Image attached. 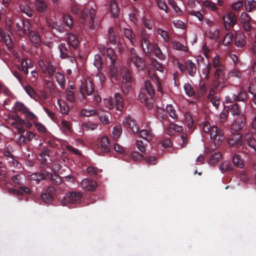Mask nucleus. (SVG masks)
<instances>
[{
  "label": "nucleus",
  "mask_w": 256,
  "mask_h": 256,
  "mask_svg": "<svg viewBox=\"0 0 256 256\" xmlns=\"http://www.w3.org/2000/svg\"><path fill=\"white\" fill-rule=\"evenodd\" d=\"M82 196V194L79 192H68L66 196L60 198V202L63 206L72 208L73 204L80 202Z\"/></svg>",
  "instance_id": "obj_1"
},
{
  "label": "nucleus",
  "mask_w": 256,
  "mask_h": 256,
  "mask_svg": "<svg viewBox=\"0 0 256 256\" xmlns=\"http://www.w3.org/2000/svg\"><path fill=\"white\" fill-rule=\"evenodd\" d=\"M130 62L133 63L138 70H143L146 66L144 60L138 55L136 50L133 48L129 50L128 63Z\"/></svg>",
  "instance_id": "obj_2"
},
{
  "label": "nucleus",
  "mask_w": 256,
  "mask_h": 256,
  "mask_svg": "<svg viewBox=\"0 0 256 256\" xmlns=\"http://www.w3.org/2000/svg\"><path fill=\"white\" fill-rule=\"evenodd\" d=\"M144 88L138 94V98L141 102L146 103L150 98L154 96V90L150 80H146L144 84Z\"/></svg>",
  "instance_id": "obj_3"
},
{
  "label": "nucleus",
  "mask_w": 256,
  "mask_h": 256,
  "mask_svg": "<svg viewBox=\"0 0 256 256\" xmlns=\"http://www.w3.org/2000/svg\"><path fill=\"white\" fill-rule=\"evenodd\" d=\"M250 149L256 152V140L251 133L248 132L244 136L241 152L246 154L250 151Z\"/></svg>",
  "instance_id": "obj_4"
},
{
  "label": "nucleus",
  "mask_w": 256,
  "mask_h": 256,
  "mask_svg": "<svg viewBox=\"0 0 256 256\" xmlns=\"http://www.w3.org/2000/svg\"><path fill=\"white\" fill-rule=\"evenodd\" d=\"M210 138L211 139H214V148H212V146L206 148L204 150V152L206 154H210L213 152L220 145L222 142L225 138L223 131L222 129H219L218 128L216 132V134L212 136Z\"/></svg>",
  "instance_id": "obj_5"
},
{
  "label": "nucleus",
  "mask_w": 256,
  "mask_h": 256,
  "mask_svg": "<svg viewBox=\"0 0 256 256\" xmlns=\"http://www.w3.org/2000/svg\"><path fill=\"white\" fill-rule=\"evenodd\" d=\"M238 12H230L222 16L224 26L226 30L228 31L233 28L238 22Z\"/></svg>",
  "instance_id": "obj_6"
},
{
  "label": "nucleus",
  "mask_w": 256,
  "mask_h": 256,
  "mask_svg": "<svg viewBox=\"0 0 256 256\" xmlns=\"http://www.w3.org/2000/svg\"><path fill=\"white\" fill-rule=\"evenodd\" d=\"M111 145L110 140L106 136H102L97 144L96 152L98 154H104L110 152Z\"/></svg>",
  "instance_id": "obj_7"
},
{
  "label": "nucleus",
  "mask_w": 256,
  "mask_h": 256,
  "mask_svg": "<svg viewBox=\"0 0 256 256\" xmlns=\"http://www.w3.org/2000/svg\"><path fill=\"white\" fill-rule=\"evenodd\" d=\"M106 104L108 103V107L110 109L114 108V107L118 110H122L124 107V100L120 94L116 93L114 98H110L106 100Z\"/></svg>",
  "instance_id": "obj_8"
},
{
  "label": "nucleus",
  "mask_w": 256,
  "mask_h": 256,
  "mask_svg": "<svg viewBox=\"0 0 256 256\" xmlns=\"http://www.w3.org/2000/svg\"><path fill=\"white\" fill-rule=\"evenodd\" d=\"M58 48L60 52V57L62 58H74V51L76 48L65 43L60 44Z\"/></svg>",
  "instance_id": "obj_9"
},
{
  "label": "nucleus",
  "mask_w": 256,
  "mask_h": 256,
  "mask_svg": "<svg viewBox=\"0 0 256 256\" xmlns=\"http://www.w3.org/2000/svg\"><path fill=\"white\" fill-rule=\"evenodd\" d=\"M56 194V190L55 188L50 186L44 192L42 193L40 198L45 204H50L53 202Z\"/></svg>",
  "instance_id": "obj_10"
},
{
  "label": "nucleus",
  "mask_w": 256,
  "mask_h": 256,
  "mask_svg": "<svg viewBox=\"0 0 256 256\" xmlns=\"http://www.w3.org/2000/svg\"><path fill=\"white\" fill-rule=\"evenodd\" d=\"M80 92L84 98L86 94L88 96L92 95L95 92L93 82L91 80H88L85 82H82L80 88Z\"/></svg>",
  "instance_id": "obj_11"
},
{
  "label": "nucleus",
  "mask_w": 256,
  "mask_h": 256,
  "mask_svg": "<svg viewBox=\"0 0 256 256\" xmlns=\"http://www.w3.org/2000/svg\"><path fill=\"white\" fill-rule=\"evenodd\" d=\"M242 135L240 133H232L228 138V142L229 146L234 148H239L242 146Z\"/></svg>",
  "instance_id": "obj_12"
},
{
  "label": "nucleus",
  "mask_w": 256,
  "mask_h": 256,
  "mask_svg": "<svg viewBox=\"0 0 256 256\" xmlns=\"http://www.w3.org/2000/svg\"><path fill=\"white\" fill-rule=\"evenodd\" d=\"M108 73V77L113 83L120 81V76L118 69L117 63L111 64L109 66Z\"/></svg>",
  "instance_id": "obj_13"
},
{
  "label": "nucleus",
  "mask_w": 256,
  "mask_h": 256,
  "mask_svg": "<svg viewBox=\"0 0 256 256\" xmlns=\"http://www.w3.org/2000/svg\"><path fill=\"white\" fill-rule=\"evenodd\" d=\"M121 88L126 94H127L132 89V78L129 72H126L124 74Z\"/></svg>",
  "instance_id": "obj_14"
},
{
  "label": "nucleus",
  "mask_w": 256,
  "mask_h": 256,
  "mask_svg": "<svg viewBox=\"0 0 256 256\" xmlns=\"http://www.w3.org/2000/svg\"><path fill=\"white\" fill-rule=\"evenodd\" d=\"M46 23L47 26L50 30L54 32L57 33H64L65 32V29L60 22H58L50 19H46Z\"/></svg>",
  "instance_id": "obj_15"
},
{
  "label": "nucleus",
  "mask_w": 256,
  "mask_h": 256,
  "mask_svg": "<svg viewBox=\"0 0 256 256\" xmlns=\"http://www.w3.org/2000/svg\"><path fill=\"white\" fill-rule=\"evenodd\" d=\"M246 124V118L241 114L239 116L232 124L231 129L234 132H238L242 130Z\"/></svg>",
  "instance_id": "obj_16"
},
{
  "label": "nucleus",
  "mask_w": 256,
  "mask_h": 256,
  "mask_svg": "<svg viewBox=\"0 0 256 256\" xmlns=\"http://www.w3.org/2000/svg\"><path fill=\"white\" fill-rule=\"evenodd\" d=\"M123 124L126 128H130L134 134L138 132L139 126L136 120L130 116L126 117L123 121Z\"/></svg>",
  "instance_id": "obj_17"
},
{
  "label": "nucleus",
  "mask_w": 256,
  "mask_h": 256,
  "mask_svg": "<svg viewBox=\"0 0 256 256\" xmlns=\"http://www.w3.org/2000/svg\"><path fill=\"white\" fill-rule=\"evenodd\" d=\"M252 18L247 13L242 12L241 14L240 21L242 25L244 30L247 32H250L252 28V26L250 22Z\"/></svg>",
  "instance_id": "obj_18"
},
{
  "label": "nucleus",
  "mask_w": 256,
  "mask_h": 256,
  "mask_svg": "<svg viewBox=\"0 0 256 256\" xmlns=\"http://www.w3.org/2000/svg\"><path fill=\"white\" fill-rule=\"evenodd\" d=\"M156 44H152L148 39L143 36L140 40V45L144 52L148 54L152 52Z\"/></svg>",
  "instance_id": "obj_19"
},
{
  "label": "nucleus",
  "mask_w": 256,
  "mask_h": 256,
  "mask_svg": "<svg viewBox=\"0 0 256 256\" xmlns=\"http://www.w3.org/2000/svg\"><path fill=\"white\" fill-rule=\"evenodd\" d=\"M80 184L82 189L88 191H94L96 187V182L90 178L83 179Z\"/></svg>",
  "instance_id": "obj_20"
},
{
  "label": "nucleus",
  "mask_w": 256,
  "mask_h": 256,
  "mask_svg": "<svg viewBox=\"0 0 256 256\" xmlns=\"http://www.w3.org/2000/svg\"><path fill=\"white\" fill-rule=\"evenodd\" d=\"M28 37L31 44L34 46L38 48L41 45V38L38 32L34 30L30 32Z\"/></svg>",
  "instance_id": "obj_21"
},
{
  "label": "nucleus",
  "mask_w": 256,
  "mask_h": 256,
  "mask_svg": "<svg viewBox=\"0 0 256 256\" xmlns=\"http://www.w3.org/2000/svg\"><path fill=\"white\" fill-rule=\"evenodd\" d=\"M26 180V176L22 172H18L11 177V180L16 186L24 185Z\"/></svg>",
  "instance_id": "obj_22"
},
{
  "label": "nucleus",
  "mask_w": 256,
  "mask_h": 256,
  "mask_svg": "<svg viewBox=\"0 0 256 256\" xmlns=\"http://www.w3.org/2000/svg\"><path fill=\"white\" fill-rule=\"evenodd\" d=\"M136 134H138L140 138H142L148 142L152 140L154 137V134L152 132V129L148 128V129H142V130H138V132Z\"/></svg>",
  "instance_id": "obj_23"
},
{
  "label": "nucleus",
  "mask_w": 256,
  "mask_h": 256,
  "mask_svg": "<svg viewBox=\"0 0 256 256\" xmlns=\"http://www.w3.org/2000/svg\"><path fill=\"white\" fill-rule=\"evenodd\" d=\"M202 126L203 131L205 133L209 134L210 137L216 134V132L218 128L216 126H210L208 122H204Z\"/></svg>",
  "instance_id": "obj_24"
},
{
  "label": "nucleus",
  "mask_w": 256,
  "mask_h": 256,
  "mask_svg": "<svg viewBox=\"0 0 256 256\" xmlns=\"http://www.w3.org/2000/svg\"><path fill=\"white\" fill-rule=\"evenodd\" d=\"M34 6L38 12L44 14L48 11V5L46 0H35Z\"/></svg>",
  "instance_id": "obj_25"
},
{
  "label": "nucleus",
  "mask_w": 256,
  "mask_h": 256,
  "mask_svg": "<svg viewBox=\"0 0 256 256\" xmlns=\"http://www.w3.org/2000/svg\"><path fill=\"white\" fill-rule=\"evenodd\" d=\"M246 44V36L243 32H239L236 34L235 44L237 47L242 48Z\"/></svg>",
  "instance_id": "obj_26"
},
{
  "label": "nucleus",
  "mask_w": 256,
  "mask_h": 256,
  "mask_svg": "<svg viewBox=\"0 0 256 256\" xmlns=\"http://www.w3.org/2000/svg\"><path fill=\"white\" fill-rule=\"evenodd\" d=\"M46 180H49L53 184H59L62 182L60 177L57 174L46 172Z\"/></svg>",
  "instance_id": "obj_27"
},
{
  "label": "nucleus",
  "mask_w": 256,
  "mask_h": 256,
  "mask_svg": "<svg viewBox=\"0 0 256 256\" xmlns=\"http://www.w3.org/2000/svg\"><path fill=\"white\" fill-rule=\"evenodd\" d=\"M46 170H42L40 172L33 173L30 176V179L31 180L36 181L38 183L42 180H45L46 177Z\"/></svg>",
  "instance_id": "obj_28"
},
{
  "label": "nucleus",
  "mask_w": 256,
  "mask_h": 256,
  "mask_svg": "<svg viewBox=\"0 0 256 256\" xmlns=\"http://www.w3.org/2000/svg\"><path fill=\"white\" fill-rule=\"evenodd\" d=\"M106 53L107 57L110 60L111 64L118 63L117 55L115 51L112 48H107L106 51L104 50V54Z\"/></svg>",
  "instance_id": "obj_29"
},
{
  "label": "nucleus",
  "mask_w": 256,
  "mask_h": 256,
  "mask_svg": "<svg viewBox=\"0 0 256 256\" xmlns=\"http://www.w3.org/2000/svg\"><path fill=\"white\" fill-rule=\"evenodd\" d=\"M66 44L76 49L79 44L77 36L73 34H68V42Z\"/></svg>",
  "instance_id": "obj_30"
},
{
  "label": "nucleus",
  "mask_w": 256,
  "mask_h": 256,
  "mask_svg": "<svg viewBox=\"0 0 256 256\" xmlns=\"http://www.w3.org/2000/svg\"><path fill=\"white\" fill-rule=\"evenodd\" d=\"M186 72L192 76H194L196 74V67L194 63L188 60L186 61Z\"/></svg>",
  "instance_id": "obj_31"
},
{
  "label": "nucleus",
  "mask_w": 256,
  "mask_h": 256,
  "mask_svg": "<svg viewBox=\"0 0 256 256\" xmlns=\"http://www.w3.org/2000/svg\"><path fill=\"white\" fill-rule=\"evenodd\" d=\"M194 123V120L191 113L189 112H186L185 114V124L190 132H192L194 130L193 126Z\"/></svg>",
  "instance_id": "obj_32"
},
{
  "label": "nucleus",
  "mask_w": 256,
  "mask_h": 256,
  "mask_svg": "<svg viewBox=\"0 0 256 256\" xmlns=\"http://www.w3.org/2000/svg\"><path fill=\"white\" fill-rule=\"evenodd\" d=\"M21 12L28 17H32L34 15V10L26 3H22L20 5Z\"/></svg>",
  "instance_id": "obj_33"
},
{
  "label": "nucleus",
  "mask_w": 256,
  "mask_h": 256,
  "mask_svg": "<svg viewBox=\"0 0 256 256\" xmlns=\"http://www.w3.org/2000/svg\"><path fill=\"white\" fill-rule=\"evenodd\" d=\"M247 100V94L246 92L240 91L238 94H233L230 100L233 102H244Z\"/></svg>",
  "instance_id": "obj_34"
},
{
  "label": "nucleus",
  "mask_w": 256,
  "mask_h": 256,
  "mask_svg": "<svg viewBox=\"0 0 256 256\" xmlns=\"http://www.w3.org/2000/svg\"><path fill=\"white\" fill-rule=\"evenodd\" d=\"M110 10L114 18H117L118 16L120 9L116 0H110Z\"/></svg>",
  "instance_id": "obj_35"
},
{
  "label": "nucleus",
  "mask_w": 256,
  "mask_h": 256,
  "mask_svg": "<svg viewBox=\"0 0 256 256\" xmlns=\"http://www.w3.org/2000/svg\"><path fill=\"white\" fill-rule=\"evenodd\" d=\"M165 49L166 52H162V50L158 46V44H156L154 46L152 52H154L156 56L160 60H164L166 58V53L167 52V48L166 47Z\"/></svg>",
  "instance_id": "obj_36"
},
{
  "label": "nucleus",
  "mask_w": 256,
  "mask_h": 256,
  "mask_svg": "<svg viewBox=\"0 0 256 256\" xmlns=\"http://www.w3.org/2000/svg\"><path fill=\"white\" fill-rule=\"evenodd\" d=\"M124 34L125 37L130 41L132 44H134L136 42V36L132 30L128 28H124Z\"/></svg>",
  "instance_id": "obj_37"
},
{
  "label": "nucleus",
  "mask_w": 256,
  "mask_h": 256,
  "mask_svg": "<svg viewBox=\"0 0 256 256\" xmlns=\"http://www.w3.org/2000/svg\"><path fill=\"white\" fill-rule=\"evenodd\" d=\"M244 5L245 10L248 12L256 10V1L254 0H246Z\"/></svg>",
  "instance_id": "obj_38"
},
{
  "label": "nucleus",
  "mask_w": 256,
  "mask_h": 256,
  "mask_svg": "<svg viewBox=\"0 0 256 256\" xmlns=\"http://www.w3.org/2000/svg\"><path fill=\"white\" fill-rule=\"evenodd\" d=\"M219 169L224 173L232 170L233 167L229 161H224L220 164Z\"/></svg>",
  "instance_id": "obj_39"
},
{
  "label": "nucleus",
  "mask_w": 256,
  "mask_h": 256,
  "mask_svg": "<svg viewBox=\"0 0 256 256\" xmlns=\"http://www.w3.org/2000/svg\"><path fill=\"white\" fill-rule=\"evenodd\" d=\"M208 91V86L206 82L200 81L199 84V88L197 92L198 98L204 96Z\"/></svg>",
  "instance_id": "obj_40"
},
{
  "label": "nucleus",
  "mask_w": 256,
  "mask_h": 256,
  "mask_svg": "<svg viewBox=\"0 0 256 256\" xmlns=\"http://www.w3.org/2000/svg\"><path fill=\"white\" fill-rule=\"evenodd\" d=\"M98 118L102 123L104 124H109L110 120L108 118L109 114L106 112H104L103 111L100 112H97V114Z\"/></svg>",
  "instance_id": "obj_41"
},
{
  "label": "nucleus",
  "mask_w": 256,
  "mask_h": 256,
  "mask_svg": "<svg viewBox=\"0 0 256 256\" xmlns=\"http://www.w3.org/2000/svg\"><path fill=\"white\" fill-rule=\"evenodd\" d=\"M222 158V154L220 152H216L212 154L209 160L208 163L211 166H214Z\"/></svg>",
  "instance_id": "obj_42"
},
{
  "label": "nucleus",
  "mask_w": 256,
  "mask_h": 256,
  "mask_svg": "<svg viewBox=\"0 0 256 256\" xmlns=\"http://www.w3.org/2000/svg\"><path fill=\"white\" fill-rule=\"evenodd\" d=\"M16 68L20 72H23L26 76L28 74V66L26 59H23L22 61L21 64L17 65Z\"/></svg>",
  "instance_id": "obj_43"
},
{
  "label": "nucleus",
  "mask_w": 256,
  "mask_h": 256,
  "mask_svg": "<svg viewBox=\"0 0 256 256\" xmlns=\"http://www.w3.org/2000/svg\"><path fill=\"white\" fill-rule=\"evenodd\" d=\"M46 74L48 72L50 76H53L56 73V67L53 66L51 62L48 60H46Z\"/></svg>",
  "instance_id": "obj_44"
},
{
  "label": "nucleus",
  "mask_w": 256,
  "mask_h": 256,
  "mask_svg": "<svg viewBox=\"0 0 256 256\" xmlns=\"http://www.w3.org/2000/svg\"><path fill=\"white\" fill-rule=\"evenodd\" d=\"M61 129L64 132H71L72 130V124L66 120H62L61 121Z\"/></svg>",
  "instance_id": "obj_45"
},
{
  "label": "nucleus",
  "mask_w": 256,
  "mask_h": 256,
  "mask_svg": "<svg viewBox=\"0 0 256 256\" xmlns=\"http://www.w3.org/2000/svg\"><path fill=\"white\" fill-rule=\"evenodd\" d=\"M232 162L236 166L239 168H242L244 166V160L240 155L234 154L233 156Z\"/></svg>",
  "instance_id": "obj_46"
},
{
  "label": "nucleus",
  "mask_w": 256,
  "mask_h": 256,
  "mask_svg": "<svg viewBox=\"0 0 256 256\" xmlns=\"http://www.w3.org/2000/svg\"><path fill=\"white\" fill-rule=\"evenodd\" d=\"M108 38L109 42L112 44H116L117 42L116 36L114 28H110L108 30Z\"/></svg>",
  "instance_id": "obj_47"
},
{
  "label": "nucleus",
  "mask_w": 256,
  "mask_h": 256,
  "mask_svg": "<svg viewBox=\"0 0 256 256\" xmlns=\"http://www.w3.org/2000/svg\"><path fill=\"white\" fill-rule=\"evenodd\" d=\"M206 36L209 38L216 40L219 37V30H210L206 34Z\"/></svg>",
  "instance_id": "obj_48"
},
{
  "label": "nucleus",
  "mask_w": 256,
  "mask_h": 256,
  "mask_svg": "<svg viewBox=\"0 0 256 256\" xmlns=\"http://www.w3.org/2000/svg\"><path fill=\"white\" fill-rule=\"evenodd\" d=\"M212 68V63L208 62L206 66L202 69V74L204 76V79L206 80L210 78V72Z\"/></svg>",
  "instance_id": "obj_49"
},
{
  "label": "nucleus",
  "mask_w": 256,
  "mask_h": 256,
  "mask_svg": "<svg viewBox=\"0 0 256 256\" xmlns=\"http://www.w3.org/2000/svg\"><path fill=\"white\" fill-rule=\"evenodd\" d=\"M166 108L170 117L174 120H177L178 118L176 110L172 104H168Z\"/></svg>",
  "instance_id": "obj_50"
},
{
  "label": "nucleus",
  "mask_w": 256,
  "mask_h": 256,
  "mask_svg": "<svg viewBox=\"0 0 256 256\" xmlns=\"http://www.w3.org/2000/svg\"><path fill=\"white\" fill-rule=\"evenodd\" d=\"M229 114V108H226V106L224 108L222 111L221 112L220 115L219 121L221 124H224L228 118Z\"/></svg>",
  "instance_id": "obj_51"
},
{
  "label": "nucleus",
  "mask_w": 256,
  "mask_h": 256,
  "mask_svg": "<svg viewBox=\"0 0 256 256\" xmlns=\"http://www.w3.org/2000/svg\"><path fill=\"white\" fill-rule=\"evenodd\" d=\"M122 128L120 125L115 126L112 130V134L115 140H117L122 133Z\"/></svg>",
  "instance_id": "obj_52"
},
{
  "label": "nucleus",
  "mask_w": 256,
  "mask_h": 256,
  "mask_svg": "<svg viewBox=\"0 0 256 256\" xmlns=\"http://www.w3.org/2000/svg\"><path fill=\"white\" fill-rule=\"evenodd\" d=\"M184 88L186 94L188 96H192L196 94L193 86L190 84H185Z\"/></svg>",
  "instance_id": "obj_53"
},
{
  "label": "nucleus",
  "mask_w": 256,
  "mask_h": 256,
  "mask_svg": "<svg viewBox=\"0 0 256 256\" xmlns=\"http://www.w3.org/2000/svg\"><path fill=\"white\" fill-rule=\"evenodd\" d=\"M144 160L148 165H155L157 163V158L154 156H146L143 157Z\"/></svg>",
  "instance_id": "obj_54"
},
{
  "label": "nucleus",
  "mask_w": 256,
  "mask_h": 256,
  "mask_svg": "<svg viewBox=\"0 0 256 256\" xmlns=\"http://www.w3.org/2000/svg\"><path fill=\"white\" fill-rule=\"evenodd\" d=\"M22 24L23 26L24 32V35L30 34V32H32L31 30V24L30 22L28 20L24 19L22 21Z\"/></svg>",
  "instance_id": "obj_55"
},
{
  "label": "nucleus",
  "mask_w": 256,
  "mask_h": 256,
  "mask_svg": "<svg viewBox=\"0 0 256 256\" xmlns=\"http://www.w3.org/2000/svg\"><path fill=\"white\" fill-rule=\"evenodd\" d=\"M212 66L215 69H224V66L220 63V57L218 56H216L214 58Z\"/></svg>",
  "instance_id": "obj_56"
},
{
  "label": "nucleus",
  "mask_w": 256,
  "mask_h": 256,
  "mask_svg": "<svg viewBox=\"0 0 256 256\" xmlns=\"http://www.w3.org/2000/svg\"><path fill=\"white\" fill-rule=\"evenodd\" d=\"M234 35L232 32H228L222 40V44L226 46H229L232 42Z\"/></svg>",
  "instance_id": "obj_57"
},
{
  "label": "nucleus",
  "mask_w": 256,
  "mask_h": 256,
  "mask_svg": "<svg viewBox=\"0 0 256 256\" xmlns=\"http://www.w3.org/2000/svg\"><path fill=\"white\" fill-rule=\"evenodd\" d=\"M98 111L96 110L82 109L80 112V115L82 116H90L97 114Z\"/></svg>",
  "instance_id": "obj_58"
},
{
  "label": "nucleus",
  "mask_w": 256,
  "mask_h": 256,
  "mask_svg": "<svg viewBox=\"0 0 256 256\" xmlns=\"http://www.w3.org/2000/svg\"><path fill=\"white\" fill-rule=\"evenodd\" d=\"M151 64L157 70L160 72H163L164 70V66L162 64L160 63L157 60L154 58H152L151 60Z\"/></svg>",
  "instance_id": "obj_59"
},
{
  "label": "nucleus",
  "mask_w": 256,
  "mask_h": 256,
  "mask_svg": "<svg viewBox=\"0 0 256 256\" xmlns=\"http://www.w3.org/2000/svg\"><path fill=\"white\" fill-rule=\"evenodd\" d=\"M94 64L100 70L102 68V60L101 56L100 54H96L94 56Z\"/></svg>",
  "instance_id": "obj_60"
},
{
  "label": "nucleus",
  "mask_w": 256,
  "mask_h": 256,
  "mask_svg": "<svg viewBox=\"0 0 256 256\" xmlns=\"http://www.w3.org/2000/svg\"><path fill=\"white\" fill-rule=\"evenodd\" d=\"M228 78L229 79H232L234 78H236L238 80H240L241 78V73L238 70L234 69L228 72Z\"/></svg>",
  "instance_id": "obj_61"
},
{
  "label": "nucleus",
  "mask_w": 256,
  "mask_h": 256,
  "mask_svg": "<svg viewBox=\"0 0 256 256\" xmlns=\"http://www.w3.org/2000/svg\"><path fill=\"white\" fill-rule=\"evenodd\" d=\"M82 127L84 130H94L97 128L98 124L92 123L91 122H84L82 124Z\"/></svg>",
  "instance_id": "obj_62"
},
{
  "label": "nucleus",
  "mask_w": 256,
  "mask_h": 256,
  "mask_svg": "<svg viewBox=\"0 0 256 256\" xmlns=\"http://www.w3.org/2000/svg\"><path fill=\"white\" fill-rule=\"evenodd\" d=\"M168 4L173 8L174 11L178 14H182V11L180 8L178 6L177 3L174 0H168Z\"/></svg>",
  "instance_id": "obj_63"
},
{
  "label": "nucleus",
  "mask_w": 256,
  "mask_h": 256,
  "mask_svg": "<svg viewBox=\"0 0 256 256\" xmlns=\"http://www.w3.org/2000/svg\"><path fill=\"white\" fill-rule=\"evenodd\" d=\"M24 90L30 98H34L36 96V94L35 90L30 85L26 86L24 88Z\"/></svg>",
  "instance_id": "obj_64"
}]
</instances>
